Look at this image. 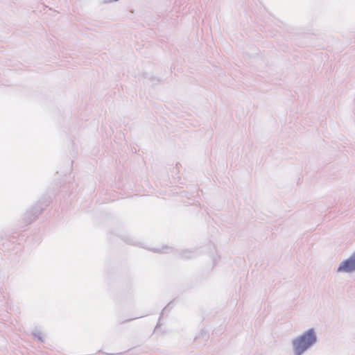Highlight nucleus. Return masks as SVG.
<instances>
[{"label":"nucleus","instance_id":"obj_2","mask_svg":"<svg viewBox=\"0 0 355 355\" xmlns=\"http://www.w3.org/2000/svg\"><path fill=\"white\" fill-rule=\"evenodd\" d=\"M338 274H353L355 272V252L347 259H343L336 268Z\"/></svg>","mask_w":355,"mask_h":355},{"label":"nucleus","instance_id":"obj_1","mask_svg":"<svg viewBox=\"0 0 355 355\" xmlns=\"http://www.w3.org/2000/svg\"><path fill=\"white\" fill-rule=\"evenodd\" d=\"M318 343L317 331L315 328H309L291 341L293 355H304Z\"/></svg>","mask_w":355,"mask_h":355},{"label":"nucleus","instance_id":"obj_3","mask_svg":"<svg viewBox=\"0 0 355 355\" xmlns=\"http://www.w3.org/2000/svg\"><path fill=\"white\" fill-rule=\"evenodd\" d=\"M33 336L37 338L39 340L43 342V338H42V334L38 331H34L33 333H32Z\"/></svg>","mask_w":355,"mask_h":355}]
</instances>
